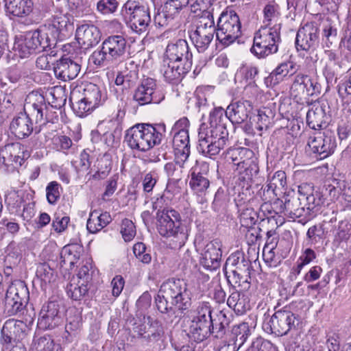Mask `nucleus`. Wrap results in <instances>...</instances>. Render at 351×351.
I'll return each instance as SVG.
<instances>
[{
    "instance_id": "obj_64",
    "label": "nucleus",
    "mask_w": 351,
    "mask_h": 351,
    "mask_svg": "<svg viewBox=\"0 0 351 351\" xmlns=\"http://www.w3.org/2000/svg\"><path fill=\"white\" fill-rule=\"evenodd\" d=\"M189 127V121L186 117H182L177 121L171 128L172 134H178L181 132L189 133L188 128Z\"/></svg>"
},
{
    "instance_id": "obj_47",
    "label": "nucleus",
    "mask_w": 351,
    "mask_h": 351,
    "mask_svg": "<svg viewBox=\"0 0 351 351\" xmlns=\"http://www.w3.org/2000/svg\"><path fill=\"white\" fill-rule=\"evenodd\" d=\"M15 105L10 96H5L0 99V125L13 113Z\"/></svg>"
},
{
    "instance_id": "obj_12",
    "label": "nucleus",
    "mask_w": 351,
    "mask_h": 351,
    "mask_svg": "<svg viewBox=\"0 0 351 351\" xmlns=\"http://www.w3.org/2000/svg\"><path fill=\"white\" fill-rule=\"evenodd\" d=\"M241 29L239 17L234 11L223 12L217 21V39L223 45L228 46L240 37Z\"/></svg>"
},
{
    "instance_id": "obj_29",
    "label": "nucleus",
    "mask_w": 351,
    "mask_h": 351,
    "mask_svg": "<svg viewBox=\"0 0 351 351\" xmlns=\"http://www.w3.org/2000/svg\"><path fill=\"white\" fill-rule=\"evenodd\" d=\"M62 322L59 313V306L55 302H48L43 306L38 321L40 328L43 330L52 329L58 326Z\"/></svg>"
},
{
    "instance_id": "obj_10",
    "label": "nucleus",
    "mask_w": 351,
    "mask_h": 351,
    "mask_svg": "<svg viewBox=\"0 0 351 351\" xmlns=\"http://www.w3.org/2000/svg\"><path fill=\"white\" fill-rule=\"evenodd\" d=\"M230 267L231 274L226 272L228 282L233 287L240 288L241 291L247 290L250 287L251 263L244 258L243 254L237 252L231 254L226 262V267Z\"/></svg>"
},
{
    "instance_id": "obj_55",
    "label": "nucleus",
    "mask_w": 351,
    "mask_h": 351,
    "mask_svg": "<svg viewBox=\"0 0 351 351\" xmlns=\"http://www.w3.org/2000/svg\"><path fill=\"white\" fill-rule=\"evenodd\" d=\"M121 233L125 241H132L136 235V227L134 223L128 219H124L121 223Z\"/></svg>"
},
{
    "instance_id": "obj_2",
    "label": "nucleus",
    "mask_w": 351,
    "mask_h": 351,
    "mask_svg": "<svg viewBox=\"0 0 351 351\" xmlns=\"http://www.w3.org/2000/svg\"><path fill=\"white\" fill-rule=\"evenodd\" d=\"M193 55L186 40L179 39L166 47L161 72L165 80L177 83L191 69Z\"/></svg>"
},
{
    "instance_id": "obj_35",
    "label": "nucleus",
    "mask_w": 351,
    "mask_h": 351,
    "mask_svg": "<svg viewBox=\"0 0 351 351\" xmlns=\"http://www.w3.org/2000/svg\"><path fill=\"white\" fill-rule=\"evenodd\" d=\"M295 64L288 61L280 64L267 77L265 82L267 86H274L282 82L289 73L293 75L295 71Z\"/></svg>"
},
{
    "instance_id": "obj_13",
    "label": "nucleus",
    "mask_w": 351,
    "mask_h": 351,
    "mask_svg": "<svg viewBox=\"0 0 351 351\" xmlns=\"http://www.w3.org/2000/svg\"><path fill=\"white\" fill-rule=\"evenodd\" d=\"M322 93V84L317 75L311 76L299 73L296 74L291 86V94L297 102L318 96Z\"/></svg>"
},
{
    "instance_id": "obj_52",
    "label": "nucleus",
    "mask_w": 351,
    "mask_h": 351,
    "mask_svg": "<svg viewBox=\"0 0 351 351\" xmlns=\"http://www.w3.org/2000/svg\"><path fill=\"white\" fill-rule=\"evenodd\" d=\"M70 100L74 112L80 117H85L95 110L93 106L88 105V101L86 102V100H84L83 97L75 102L72 101V98H71Z\"/></svg>"
},
{
    "instance_id": "obj_7",
    "label": "nucleus",
    "mask_w": 351,
    "mask_h": 351,
    "mask_svg": "<svg viewBox=\"0 0 351 351\" xmlns=\"http://www.w3.org/2000/svg\"><path fill=\"white\" fill-rule=\"evenodd\" d=\"M162 134L149 124H136L126 131L125 141L132 149L147 152L160 143Z\"/></svg>"
},
{
    "instance_id": "obj_14",
    "label": "nucleus",
    "mask_w": 351,
    "mask_h": 351,
    "mask_svg": "<svg viewBox=\"0 0 351 351\" xmlns=\"http://www.w3.org/2000/svg\"><path fill=\"white\" fill-rule=\"evenodd\" d=\"M49 39L39 29L28 32L23 38L14 43V49L21 58H26L37 51L50 47Z\"/></svg>"
},
{
    "instance_id": "obj_28",
    "label": "nucleus",
    "mask_w": 351,
    "mask_h": 351,
    "mask_svg": "<svg viewBox=\"0 0 351 351\" xmlns=\"http://www.w3.org/2000/svg\"><path fill=\"white\" fill-rule=\"evenodd\" d=\"M25 324L23 322L14 319L7 320L1 329V341L3 344L16 343L23 341L25 337Z\"/></svg>"
},
{
    "instance_id": "obj_24",
    "label": "nucleus",
    "mask_w": 351,
    "mask_h": 351,
    "mask_svg": "<svg viewBox=\"0 0 351 351\" xmlns=\"http://www.w3.org/2000/svg\"><path fill=\"white\" fill-rule=\"evenodd\" d=\"M29 156L24 146L19 143H10L0 148V167L21 165L23 160Z\"/></svg>"
},
{
    "instance_id": "obj_31",
    "label": "nucleus",
    "mask_w": 351,
    "mask_h": 351,
    "mask_svg": "<svg viewBox=\"0 0 351 351\" xmlns=\"http://www.w3.org/2000/svg\"><path fill=\"white\" fill-rule=\"evenodd\" d=\"M81 70L80 64L70 58L62 57L57 61L53 67V71L57 78L62 81H69L75 79Z\"/></svg>"
},
{
    "instance_id": "obj_41",
    "label": "nucleus",
    "mask_w": 351,
    "mask_h": 351,
    "mask_svg": "<svg viewBox=\"0 0 351 351\" xmlns=\"http://www.w3.org/2000/svg\"><path fill=\"white\" fill-rule=\"evenodd\" d=\"M251 328L246 322H242L234 325L229 336L241 347L249 336L251 335Z\"/></svg>"
},
{
    "instance_id": "obj_56",
    "label": "nucleus",
    "mask_w": 351,
    "mask_h": 351,
    "mask_svg": "<svg viewBox=\"0 0 351 351\" xmlns=\"http://www.w3.org/2000/svg\"><path fill=\"white\" fill-rule=\"evenodd\" d=\"M118 5L117 0H100L97 3V10L102 14H109L117 10Z\"/></svg>"
},
{
    "instance_id": "obj_46",
    "label": "nucleus",
    "mask_w": 351,
    "mask_h": 351,
    "mask_svg": "<svg viewBox=\"0 0 351 351\" xmlns=\"http://www.w3.org/2000/svg\"><path fill=\"white\" fill-rule=\"evenodd\" d=\"M257 220V213L252 208H246L240 215V223L243 227L249 228V232L254 230Z\"/></svg>"
},
{
    "instance_id": "obj_42",
    "label": "nucleus",
    "mask_w": 351,
    "mask_h": 351,
    "mask_svg": "<svg viewBox=\"0 0 351 351\" xmlns=\"http://www.w3.org/2000/svg\"><path fill=\"white\" fill-rule=\"evenodd\" d=\"M272 118L273 113L270 109L263 108L258 110L254 128L258 132L260 136H261V132L263 130H267L271 124Z\"/></svg>"
},
{
    "instance_id": "obj_34",
    "label": "nucleus",
    "mask_w": 351,
    "mask_h": 351,
    "mask_svg": "<svg viewBox=\"0 0 351 351\" xmlns=\"http://www.w3.org/2000/svg\"><path fill=\"white\" fill-rule=\"evenodd\" d=\"M326 112L319 102L315 101L306 114V123L313 130H321L326 126Z\"/></svg>"
},
{
    "instance_id": "obj_33",
    "label": "nucleus",
    "mask_w": 351,
    "mask_h": 351,
    "mask_svg": "<svg viewBox=\"0 0 351 351\" xmlns=\"http://www.w3.org/2000/svg\"><path fill=\"white\" fill-rule=\"evenodd\" d=\"M50 26L54 29L58 38H62L73 28L71 16L67 13L56 12L52 16Z\"/></svg>"
},
{
    "instance_id": "obj_17",
    "label": "nucleus",
    "mask_w": 351,
    "mask_h": 351,
    "mask_svg": "<svg viewBox=\"0 0 351 351\" xmlns=\"http://www.w3.org/2000/svg\"><path fill=\"white\" fill-rule=\"evenodd\" d=\"M274 206L277 209V210H274L275 214L283 215L293 220L304 217L303 224L308 221L304 206L300 200L298 193V195H287L285 198V202L277 199L274 203Z\"/></svg>"
},
{
    "instance_id": "obj_27",
    "label": "nucleus",
    "mask_w": 351,
    "mask_h": 351,
    "mask_svg": "<svg viewBox=\"0 0 351 351\" xmlns=\"http://www.w3.org/2000/svg\"><path fill=\"white\" fill-rule=\"evenodd\" d=\"M156 82L154 79L147 77L141 80L133 94V99L140 106L158 103L160 99L156 97Z\"/></svg>"
},
{
    "instance_id": "obj_53",
    "label": "nucleus",
    "mask_w": 351,
    "mask_h": 351,
    "mask_svg": "<svg viewBox=\"0 0 351 351\" xmlns=\"http://www.w3.org/2000/svg\"><path fill=\"white\" fill-rule=\"evenodd\" d=\"M60 184L56 181L50 182L46 187V196L50 204H54L60 197Z\"/></svg>"
},
{
    "instance_id": "obj_51",
    "label": "nucleus",
    "mask_w": 351,
    "mask_h": 351,
    "mask_svg": "<svg viewBox=\"0 0 351 351\" xmlns=\"http://www.w3.org/2000/svg\"><path fill=\"white\" fill-rule=\"evenodd\" d=\"M75 247L74 245H66L63 247L60 254V256L62 262L64 265L73 266L78 260L79 255L75 250Z\"/></svg>"
},
{
    "instance_id": "obj_1",
    "label": "nucleus",
    "mask_w": 351,
    "mask_h": 351,
    "mask_svg": "<svg viewBox=\"0 0 351 351\" xmlns=\"http://www.w3.org/2000/svg\"><path fill=\"white\" fill-rule=\"evenodd\" d=\"M252 110L248 101L232 102L224 110L217 107L210 113L209 126L199 129L197 151L203 156L215 160L230 143L227 125L230 122L239 124L245 121Z\"/></svg>"
},
{
    "instance_id": "obj_6",
    "label": "nucleus",
    "mask_w": 351,
    "mask_h": 351,
    "mask_svg": "<svg viewBox=\"0 0 351 351\" xmlns=\"http://www.w3.org/2000/svg\"><path fill=\"white\" fill-rule=\"evenodd\" d=\"M225 162L232 165L244 181H250L258 172L253 151L245 147L229 148L223 153Z\"/></svg>"
},
{
    "instance_id": "obj_36",
    "label": "nucleus",
    "mask_w": 351,
    "mask_h": 351,
    "mask_svg": "<svg viewBox=\"0 0 351 351\" xmlns=\"http://www.w3.org/2000/svg\"><path fill=\"white\" fill-rule=\"evenodd\" d=\"M82 97L88 105L93 106L95 109L102 105L106 99V95L104 90L97 85L88 83L84 85Z\"/></svg>"
},
{
    "instance_id": "obj_44",
    "label": "nucleus",
    "mask_w": 351,
    "mask_h": 351,
    "mask_svg": "<svg viewBox=\"0 0 351 351\" xmlns=\"http://www.w3.org/2000/svg\"><path fill=\"white\" fill-rule=\"evenodd\" d=\"M88 284L79 281L69 283L66 287L67 294L74 300H80L88 293Z\"/></svg>"
},
{
    "instance_id": "obj_9",
    "label": "nucleus",
    "mask_w": 351,
    "mask_h": 351,
    "mask_svg": "<svg viewBox=\"0 0 351 351\" xmlns=\"http://www.w3.org/2000/svg\"><path fill=\"white\" fill-rule=\"evenodd\" d=\"M281 25L262 27L254 37L251 52L258 58H265L278 51Z\"/></svg>"
},
{
    "instance_id": "obj_50",
    "label": "nucleus",
    "mask_w": 351,
    "mask_h": 351,
    "mask_svg": "<svg viewBox=\"0 0 351 351\" xmlns=\"http://www.w3.org/2000/svg\"><path fill=\"white\" fill-rule=\"evenodd\" d=\"M37 349L40 351H61L60 344L56 343L49 337H41L35 342Z\"/></svg>"
},
{
    "instance_id": "obj_63",
    "label": "nucleus",
    "mask_w": 351,
    "mask_h": 351,
    "mask_svg": "<svg viewBox=\"0 0 351 351\" xmlns=\"http://www.w3.org/2000/svg\"><path fill=\"white\" fill-rule=\"evenodd\" d=\"M325 234L324 224L319 223L308 228L306 236L309 239L316 240L317 238L322 239Z\"/></svg>"
},
{
    "instance_id": "obj_8",
    "label": "nucleus",
    "mask_w": 351,
    "mask_h": 351,
    "mask_svg": "<svg viewBox=\"0 0 351 351\" xmlns=\"http://www.w3.org/2000/svg\"><path fill=\"white\" fill-rule=\"evenodd\" d=\"M128 47L123 36H110L103 41L101 49L93 53V62L96 66H103L107 61L119 60L125 56Z\"/></svg>"
},
{
    "instance_id": "obj_20",
    "label": "nucleus",
    "mask_w": 351,
    "mask_h": 351,
    "mask_svg": "<svg viewBox=\"0 0 351 351\" xmlns=\"http://www.w3.org/2000/svg\"><path fill=\"white\" fill-rule=\"evenodd\" d=\"M208 171L209 164L205 161H196V165L191 169L189 186L199 196L205 195L210 186Z\"/></svg>"
},
{
    "instance_id": "obj_49",
    "label": "nucleus",
    "mask_w": 351,
    "mask_h": 351,
    "mask_svg": "<svg viewBox=\"0 0 351 351\" xmlns=\"http://www.w3.org/2000/svg\"><path fill=\"white\" fill-rule=\"evenodd\" d=\"M189 3L190 0H169L165 3L163 9L176 18L180 11Z\"/></svg>"
},
{
    "instance_id": "obj_45",
    "label": "nucleus",
    "mask_w": 351,
    "mask_h": 351,
    "mask_svg": "<svg viewBox=\"0 0 351 351\" xmlns=\"http://www.w3.org/2000/svg\"><path fill=\"white\" fill-rule=\"evenodd\" d=\"M36 276L45 284H50L56 281V274L47 263L40 264L36 269Z\"/></svg>"
},
{
    "instance_id": "obj_18",
    "label": "nucleus",
    "mask_w": 351,
    "mask_h": 351,
    "mask_svg": "<svg viewBox=\"0 0 351 351\" xmlns=\"http://www.w3.org/2000/svg\"><path fill=\"white\" fill-rule=\"evenodd\" d=\"M298 321L293 313L284 308L275 312L270 318L269 324L272 333L278 336H283L295 328Z\"/></svg>"
},
{
    "instance_id": "obj_62",
    "label": "nucleus",
    "mask_w": 351,
    "mask_h": 351,
    "mask_svg": "<svg viewBox=\"0 0 351 351\" xmlns=\"http://www.w3.org/2000/svg\"><path fill=\"white\" fill-rule=\"evenodd\" d=\"M175 19L171 14L166 12L163 8L161 12L157 13L154 16V22L160 27L168 25Z\"/></svg>"
},
{
    "instance_id": "obj_43",
    "label": "nucleus",
    "mask_w": 351,
    "mask_h": 351,
    "mask_svg": "<svg viewBox=\"0 0 351 351\" xmlns=\"http://www.w3.org/2000/svg\"><path fill=\"white\" fill-rule=\"evenodd\" d=\"M264 23L265 26L270 27L271 25L280 24V13L279 11V7L275 4L267 5L264 10Z\"/></svg>"
},
{
    "instance_id": "obj_21",
    "label": "nucleus",
    "mask_w": 351,
    "mask_h": 351,
    "mask_svg": "<svg viewBox=\"0 0 351 351\" xmlns=\"http://www.w3.org/2000/svg\"><path fill=\"white\" fill-rule=\"evenodd\" d=\"M211 334L219 338L223 334V328L220 326L219 330L215 332L213 319H202L193 318L189 327V337L195 341L202 342L206 339Z\"/></svg>"
},
{
    "instance_id": "obj_23",
    "label": "nucleus",
    "mask_w": 351,
    "mask_h": 351,
    "mask_svg": "<svg viewBox=\"0 0 351 351\" xmlns=\"http://www.w3.org/2000/svg\"><path fill=\"white\" fill-rule=\"evenodd\" d=\"M298 192L305 208L306 220H310L322 204L321 195L317 191L313 192L312 186L306 183L300 185Z\"/></svg>"
},
{
    "instance_id": "obj_15",
    "label": "nucleus",
    "mask_w": 351,
    "mask_h": 351,
    "mask_svg": "<svg viewBox=\"0 0 351 351\" xmlns=\"http://www.w3.org/2000/svg\"><path fill=\"white\" fill-rule=\"evenodd\" d=\"M216 33L214 18L210 12L201 17L199 24L196 29L190 34V38L199 52H204L214 38Z\"/></svg>"
},
{
    "instance_id": "obj_25",
    "label": "nucleus",
    "mask_w": 351,
    "mask_h": 351,
    "mask_svg": "<svg viewBox=\"0 0 351 351\" xmlns=\"http://www.w3.org/2000/svg\"><path fill=\"white\" fill-rule=\"evenodd\" d=\"M319 29L313 23H306L298 31L295 45L298 50L314 49L319 43Z\"/></svg>"
},
{
    "instance_id": "obj_3",
    "label": "nucleus",
    "mask_w": 351,
    "mask_h": 351,
    "mask_svg": "<svg viewBox=\"0 0 351 351\" xmlns=\"http://www.w3.org/2000/svg\"><path fill=\"white\" fill-rule=\"evenodd\" d=\"M155 302L162 313L174 312L176 309L184 311L191 306V292L184 280L170 278L161 285Z\"/></svg>"
},
{
    "instance_id": "obj_26",
    "label": "nucleus",
    "mask_w": 351,
    "mask_h": 351,
    "mask_svg": "<svg viewBox=\"0 0 351 351\" xmlns=\"http://www.w3.org/2000/svg\"><path fill=\"white\" fill-rule=\"evenodd\" d=\"M75 38L82 48L88 49L99 43L101 40V32L95 25L84 23L77 25Z\"/></svg>"
},
{
    "instance_id": "obj_30",
    "label": "nucleus",
    "mask_w": 351,
    "mask_h": 351,
    "mask_svg": "<svg viewBox=\"0 0 351 351\" xmlns=\"http://www.w3.org/2000/svg\"><path fill=\"white\" fill-rule=\"evenodd\" d=\"M172 146L176 164L180 168H184L191 153L189 133L173 134Z\"/></svg>"
},
{
    "instance_id": "obj_57",
    "label": "nucleus",
    "mask_w": 351,
    "mask_h": 351,
    "mask_svg": "<svg viewBox=\"0 0 351 351\" xmlns=\"http://www.w3.org/2000/svg\"><path fill=\"white\" fill-rule=\"evenodd\" d=\"M158 181V176L155 172H149L145 174L142 180L143 190L145 193H151Z\"/></svg>"
},
{
    "instance_id": "obj_37",
    "label": "nucleus",
    "mask_w": 351,
    "mask_h": 351,
    "mask_svg": "<svg viewBox=\"0 0 351 351\" xmlns=\"http://www.w3.org/2000/svg\"><path fill=\"white\" fill-rule=\"evenodd\" d=\"M5 8L8 14L24 17L32 12L33 2L32 0H5Z\"/></svg>"
},
{
    "instance_id": "obj_54",
    "label": "nucleus",
    "mask_w": 351,
    "mask_h": 351,
    "mask_svg": "<svg viewBox=\"0 0 351 351\" xmlns=\"http://www.w3.org/2000/svg\"><path fill=\"white\" fill-rule=\"evenodd\" d=\"M247 351H278V350L270 341L258 337L252 341Z\"/></svg>"
},
{
    "instance_id": "obj_11",
    "label": "nucleus",
    "mask_w": 351,
    "mask_h": 351,
    "mask_svg": "<svg viewBox=\"0 0 351 351\" xmlns=\"http://www.w3.org/2000/svg\"><path fill=\"white\" fill-rule=\"evenodd\" d=\"M121 14L125 23L134 32L141 34L147 30L151 22L147 7L134 0H128L123 5Z\"/></svg>"
},
{
    "instance_id": "obj_38",
    "label": "nucleus",
    "mask_w": 351,
    "mask_h": 351,
    "mask_svg": "<svg viewBox=\"0 0 351 351\" xmlns=\"http://www.w3.org/2000/svg\"><path fill=\"white\" fill-rule=\"evenodd\" d=\"M112 221L110 215L104 212L99 213L97 210L90 212L86 228L90 233L95 234L108 225Z\"/></svg>"
},
{
    "instance_id": "obj_40",
    "label": "nucleus",
    "mask_w": 351,
    "mask_h": 351,
    "mask_svg": "<svg viewBox=\"0 0 351 351\" xmlns=\"http://www.w3.org/2000/svg\"><path fill=\"white\" fill-rule=\"evenodd\" d=\"M227 304L232 308L237 314H243L250 308L249 302L245 295L239 291H234L228 297Z\"/></svg>"
},
{
    "instance_id": "obj_5",
    "label": "nucleus",
    "mask_w": 351,
    "mask_h": 351,
    "mask_svg": "<svg viewBox=\"0 0 351 351\" xmlns=\"http://www.w3.org/2000/svg\"><path fill=\"white\" fill-rule=\"evenodd\" d=\"M157 230L159 234L171 238V245L175 249H180L186 243L189 237L186 226L180 221V215L175 210H158L156 215Z\"/></svg>"
},
{
    "instance_id": "obj_58",
    "label": "nucleus",
    "mask_w": 351,
    "mask_h": 351,
    "mask_svg": "<svg viewBox=\"0 0 351 351\" xmlns=\"http://www.w3.org/2000/svg\"><path fill=\"white\" fill-rule=\"evenodd\" d=\"M81 319V317L79 315L71 316L68 318V323L65 326V330L69 335H75L80 328Z\"/></svg>"
},
{
    "instance_id": "obj_60",
    "label": "nucleus",
    "mask_w": 351,
    "mask_h": 351,
    "mask_svg": "<svg viewBox=\"0 0 351 351\" xmlns=\"http://www.w3.org/2000/svg\"><path fill=\"white\" fill-rule=\"evenodd\" d=\"M91 269V262L90 261H86V263L80 267L77 273V276L79 281L88 284V282L91 280V274H90V270Z\"/></svg>"
},
{
    "instance_id": "obj_61",
    "label": "nucleus",
    "mask_w": 351,
    "mask_h": 351,
    "mask_svg": "<svg viewBox=\"0 0 351 351\" xmlns=\"http://www.w3.org/2000/svg\"><path fill=\"white\" fill-rule=\"evenodd\" d=\"M53 142L58 149L67 150L73 145L72 140L64 135H58L53 138Z\"/></svg>"
},
{
    "instance_id": "obj_16",
    "label": "nucleus",
    "mask_w": 351,
    "mask_h": 351,
    "mask_svg": "<svg viewBox=\"0 0 351 351\" xmlns=\"http://www.w3.org/2000/svg\"><path fill=\"white\" fill-rule=\"evenodd\" d=\"M29 299V291L21 280H16L9 286L5 294V306L10 315H16L25 308Z\"/></svg>"
},
{
    "instance_id": "obj_19",
    "label": "nucleus",
    "mask_w": 351,
    "mask_h": 351,
    "mask_svg": "<svg viewBox=\"0 0 351 351\" xmlns=\"http://www.w3.org/2000/svg\"><path fill=\"white\" fill-rule=\"evenodd\" d=\"M308 146L317 154L319 159H324L331 155L336 148V140L330 132H318L309 137Z\"/></svg>"
},
{
    "instance_id": "obj_48",
    "label": "nucleus",
    "mask_w": 351,
    "mask_h": 351,
    "mask_svg": "<svg viewBox=\"0 0 351 351\" xmlns=\"http://www.w3.org/2000/svg\"><path fill=\"white\" fill-rule=\"evenodd\" d=\"M164 335V329L162 324L155 320L149 325L147 335L144 336L149 341H157Z\"/></svg>"
},
{
    "instance_id": "obj_59",
    "label": "nucleus",
    "mask_w": 351,
    "mask_h": 351,
    "mask_svg": "<svg viewBox=\"0 0 351 351\" xmlns=\"http://www.w3.org/2000/svg\"><path fill=\"white\" fill-rule=\"evenodd\" d=\"M193 318L212 319L211 308L208 302H200L196 308V315Z\"/></svg>"
},
{
    "instance_id": "obj_22",
    "label": "nucleus",
    "mask_w": 351,
    "mask_h": 351,
    "mask_svg": "<svg viewBox=\"0 0 351 351\" xmlns=\"http://www.w3.org/2000/svg\"><path fill=\"white\" fill-rule=\"evenodd\" d=\"M221 241L215 239L207 243L200 252V264L206 269L216 270L221 265Z\"/></svg>"
},
{
    "instance_id": "obj_39",
    "label": "nucleus",
    "mask_w": 351,
    "mask_h": 351,
    "mask_svg": "<svg viewBox=\"0 0 351 351\" xmlns=\"http://www.w3.org/2000/svg\"><path fill=\"white\" fill-rule=\"evenodd\" d=\"M286 184L285 173L284 171H277L272 178L271 182L267 184L263 189V199L265 204L262 207L267 206V202L273 199L275 195V189L278 184L284 186Z\"/></svg>"
},
{
    "instance_id": "obj_4",
    "label": "nucleus",
    "mask_w": 351,
    "mask_h": 351,
    "mask_svg": "<svg viewBox=\"0 0 351 351\" xmlns=\"http://www.w3.org/2000/svg\"><path fill=\"white\" fill-rule=\"evenodd\" d=\"M48 104L45 97L37 91H32L26 98L25 106L32 116L34 117L36 123H43L49 121V105L52 108L60 109L63 107L66 101L65 89L60 86H53L49 92Z\"/></svg>"
},
{
    "instance_id": "obj_32",
    "label": "nucleus",
    "mask_w": 351,
    "mask_h": 351,
    "mask_svg": "<svg viewBox=\"0 0 351 351\" xmlns=\"http://www.w3.org/2000/svg\"><path fill=\"white\" fill-rule=\"evenodd\" d=\"M12 132L19 138L28 137L33 132V123L26 112H20L10 123Z\"/></svg>"
}]
</instances>
